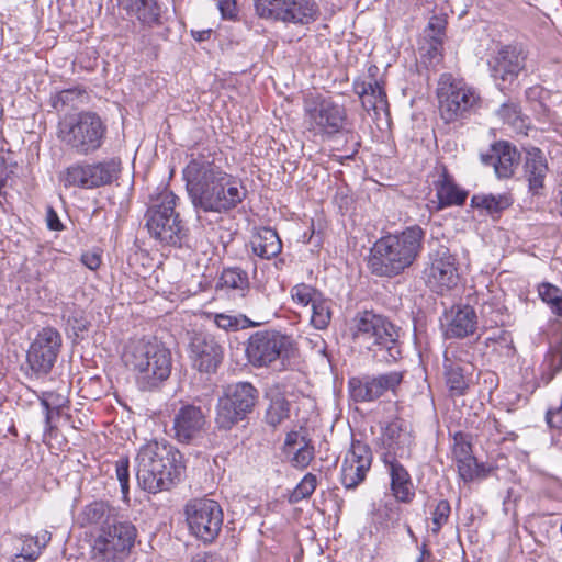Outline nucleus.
Returning a JSON list of instances; mask_svg holds the SVG:
<instances>
[{
  "label": "nucleus",
  "instance_id": "obj_49",
  "mask_svg": "<svg viewBox=\"0 0 562 562\" xmlns=\"http://www.w3.org/2000/svg\"><path fill=\"white\" fill-rule=\"evenodd\" d=\"M456 463L462 460H470V458L474 457L472 454V447L469 441L465 440L462 434H457L454 436V445L452 450Z\"/></svg>",
  "mask_w": 562,
  "mask_h": 562
},
{
  "label": "nucleus",
  "instance_id": "obj_60",
  "mask_svg": "<svg viewBox=\"0 0 562 562\" xmlns=\"http://www.w3.org/2000/svg\"><path fill=\"white\" fill-rule=\"evenodd\" d=\"M440 46H441L440 41L437 38H434V44L431 45V50L429 53L434 52V56L438 55Z\"/></svg>",
  "mask_w": 562,
  "mask_h": 562
},
{
  "label": "nucleus",
  "instance_id": "obj_51",
  "mask_svg": "<svg viewBox=\"0 0 562 562\" xmlns=\"http://www.w3.org/2000/svg\"><path fill=\"white\" fill-rule=\"evenodd\" d=\"M80 261L82 265H85L88 269L94 271L97 270L101 265V252L99 249H93L90 251H86L81 255Z\"/></svg>",
  "mask_w": 562,
  "mask_h": 562
},
{
  "label": "nucleus",
  "instance_id": "obj_32",
  "mask_svg": "<svg viewBox=\"0 0 562 562\" xmlns=\"http://www.w3.org/2000/svg\"><path fill=\"white\" fill-rule=\"evenodd\" d=\"M116 520L114 509L103 501H95L86 505L78 517L81 527L100 525L101 528Z\"/></svg>",
  "mask_w": 562,
  "mask_h": 562
},
{
  "label": "nucleus",
  "instance_id": "obj_19",
  "mask_svg": "<svg viewBox=\"0 0 562 562\" xmlns=\"http://www.w3.org/2000/svg\"><path fill=\"white\" fill-rule=\"evenodd\" d=\"M304 109L311 124L327 134L338 133L347 117L345 108L327 98L306 99Z\"/></svg>",
  "mask_w": 562,
  "mask_h": 562
},
{
  "label": "nucleus",
  "instance_id": "obj_6",
  "mask_svg": "<svg viewBox=\"0 0 562 562\" xmlns=\"http://www.w3.org/2000/svg\"><path fill=\"white\" fill-rule=\"evenodd\" d=\"M106 130L105 123L97 113L82 111L59 123L58 137L74 154L89 156L103 146Z\"/></svg>",
  "mask_w": 562,
  "mask_h": 562
},
{
  "label": "nucleus",
  "instance_id": "obj_22",
  "mask_svg": "<svg viewBox=\"0 0 562 562\" xmlns=\"http://www.w3.org/2000/svg\"><path fill=\"white\" fill-rule=\"evenodd\" d=\"M189 358L198 371L214 373L223 361L224 350L214 336L198 334L190 342Z\"/></svg>",
  "mask_w": 562,
  "mask_h": 562
},
{
  "label": "nucleus",
  "instance_id": "obj_11",
  "mask_svg": "<svg viewBox=\"0 0 562 562\" xmlns=\"http://www.w3.org/2000/svg\"><path fill=\"white\" fill-rule=\"evenodd\" d=\"M120 158L112 157L94 162H78L69 166L60 175L66 188L97 189L114 182L121 172Z\"/></svg>",
  "mask_w": 562,
  "mask_h": 562
},
{
  "label": "nucleus",
  "instance_id": "obj_26",
  "mask_svg": "<svg viewBox=\"0 0 562 562\" xmlns=\"http://www.w3.org/2000/svg\"><path fill=\"white\" fill-rule=\"evenodd\" d=\"M548 173V164L539 148H531L526 153L524 162V177L528 181L529 192L540 195Z\"/></svg>",
  "mask_w": 562,
  "mask_h": 562
},
{
  "label": "nucleus",
  "instance_id": "obj_20",
  "mask_svg": "<svg viewBox=\"0 0 562 562\" xmlns=\"http://www.w3.org/2000/svg\"><path fill=\"white\" fill-rule=\"evenodd\" d=\"M414 437L408 424L401 418L390 422L382 434V461L408 460L412 456Z\"/></svg>",
  "mask_w": 562,
  "mask_h": 562
},
{
  "label": "nucleus",
  "instance_id": "obj_17",
  "mask_svg": "<svg viewBox=\"0 0 562 562\" xmlns=\"http://www.w3.org/2000/svg\"><path fill=\"white\" fill-rule=\"evenodd\" d=\"M402 381V372L390 371L378 375L353 376L349 379L348 387L355 402H373L389 392L395 394Z\"/></svg>",
  "mask_w": 562,
  "mask_h": 562
},
{
  "label": "nucleus",
  "instance_id": "obj_23",
  "mask_svg": "<svg viewBox=\"0 0 562 562\" xmlns=\"http://www.w3.org/2000/svg\"><path fill=\"white\" fill-rule=\"evenodd\" d=\"M481 161L492 166L498 178H510L520 161V153L515 146L505 140L491 145L487 153L481 154Z\"/></svg>",
  "mask_w": 562,
  "mask_h": 562
},
{
  "label": "nucleus",
  "instance_id": "obj_35",
  "mask_svg": "<svg viewBox=\"0 0 562 562\" xmlns=\"http://www.w3.org/2000/svg\"><path fill=\"white\" fill-rule=\"evenodd\" d=\"M88 98L87 91L77 86L69 89H64L50 97L52 106L56 111H64L68 108L72 109L85 102Z\"/></svg>",
  "mask_w": 562,
  "mask_h": 562
},
{
  "label": "nucleus",
  "instance_id": "obj_24",
  "mask_svg": "<svg viewBox=\"0 0 562 562\" xmlns=\"http://www.w3.org/2000/svg\"><path fill=\"white\" fill-rule=\"evenodd\" d=\"M205 423L201 407L183 405L173 417V437L179 442L190 443L204 430Z\"/></svg>",
  "mask_w": 562,
  "mask_h": 562
},
{
  "label": "nucleus",
  "instance_id": "obj_45",
  "mask_svg": "<svg viewBox=\"0 0 562 562\" xmlns=\"http://www.w3.org/2000/svg\"><path fill=\"white\" fill-rule=\"evenodd\" d=\"M291 295L294 301L303 306L312 305L321 296V293L314 288L301 283L291 289Z\"/></svg>",
  "mask_w": 562,
  "mask_h": 562
},
{
  "label": "nucleus",
  "instance_id": "obj_63",
  "mask_svg": "<svg viewBox=\"0 0 562 562\" xmlns=\"http://www.w3.org/2000/svg\"><path fill=\"white\" fill-rule=\"evenodd\" d=\"M429 26H430L431 29H434V27H435V24H434L432 22H430V23H429Z\"/></svg>",
  "mask_w": 562,
  "mask_h": 562
},
{
  "label": "nucleus",
  "instance_id": "obj_40",
  "mask_svg": "<svg viewBox=\"0 0 562 562\" xmlns=\"http://www.w3.org/2000/svg\"><path fill=\"white\" fill-rule=\"evenodd\" d=\"M311 324L316 329L327 328L331 319L330 302L321 295L311 305Z\"/></svg>",
  "mask_w": 562,
  "mask_h": 562
},
{
  "label": "nucleus",
  "instance_id": "obj_42",
  "mask_svg": "<svg viewBox=\"0 0 562 562\" xmlns=\"http://www.w3.org/2000/svg\"><path fill=\"white\" fill-rule=\"evenodd\" d=\"M473 355L461 345L449 346L443 355V364H452L453 367H468L471 366Z\"/></svg>",
  "mask_w": 562,
  "mask_h": 562
},
{
  "label": "nucleus",
  "instance_id": "obj_7",
  "mask_svg": "<svg viewBox=\"0 0 562 562\" xmlns=\"http://www.w3.org/2000/svg\"><path fill=\"white\" fill-rule=\"evenodd\" d=\"M178 196L165 189L155 198L145 213L146 227L149 235L168 246H181L188 229L176 212Z\"/></svg>",
  "mask_w": 562,
  "mask_h": 562
},
{
  "label": "nucleus",
  "instance_id": "obj_53",
  "mask_svg": "<svg viewBox=\"0 0 562 562\" xmlns=\"http://www.w3.org/2000/svg\"><path fill=\"white\" fill-rule=\"evenodd\" d=\"M308 441H311V440L307 439L305 436L300 435L297 431H290L286 434L282 451L284 453V452L292 450L296 447H301L303 445V442H308Z\"/></svg>",
  "mask_w": 562,
  "mask_h": 562
},
{
  "label": "nucleus",
  "instance_id": "obj_44",
  "mask_svg": "<svg viewBox=\"0 0 562 562\" xmlns=\"http://www.w3.org/2000/svg\"><path fill=\"white\" fill-rule=\"evenodd\" d=\"M317 485V479L316 475L312 473H307L304 475V477L301 480V482L296 485L294 491L292 492L290 496L291 503H297L304 498L310 497Z\"/></svg>",
  "mask_w": 562,
  "mask_h": 562
},
{
  "label": "nucleus",
  "instance_id": "obj_48",
  "mask_svg": "<svg viewBox=\"0 0 562 562\" xmlns=\"http://www.w3.org/2000/svg\"><path fill=\"white\" fill-rule=\"evenodd\" d=\"M497 115L504 123L516 125L520 120V106L515 102H505L497 110Z\"/></svg>",
  "mask_w": 562,
  "mask_h": 562
},
{
  "label": "nucleus",
  "instance_id": "obj_47",
  "mask_svg": "<svg viewBox=\"0 0 562 562\" xmlns=\"http://www.w3.org/2000/svg\"><path fill=\"white\" fill-rule=\"evenodd\" d=\"M115 474L117 481L120 482L123 497L124 499H127L130 492V462L126 457H121L119 460H116Z\"/></svg>",
  "mask_w": 562,
  "mask_h": 562
},
{
  "label": "nucleus",
  "instance_id": "obj_31",
  "mask_svg": "<svg viewBox=\"0 0 562 562\" xmlns=\"http://www.w3.org/2000/svg\"><path fill=\"white\" fill-rule=\"evenodd\" d=\"M353 91L367 111L383 108L387 103L385 90L378 80L355 81Z\"/></svg>",
  "mask_w": 562,
  "mask_h": 562
},
{
  "label": "nucleus",
  "instance_id": "obj_52",
  "mask_svg": "<svg viewBox=\"0 0 562 562\" xmlns=\"http://www.w3.org/2000/svg\"><path fill=\"white\" fill-rule=\"evenodd\" d=\"M214 321L217 327L225 330L238 329L240 324L239 318H237L236 316L225 314H216Z\"/></svg>",
  "mask_w": 562,
  "mask_h": 562
},
{
  "label": "nucleus",
  "instance_id": "obj_15",
  "mask_svg": "<svg viewBox=\"0 0 562 562\" xmlns=\"http://www.w3.org/2000/svg\"><path fill=\"white\" fill-rule=\"evenodd\" d=\"M61 348V336L53 327L37 333L26 352V363L36 378L46 376L54 368Z\"/></svg>",
  "mask_w": 562,
  "mask_h": 562
},
{
  "label": "nucleus",
  "instance_id": "obj_16",
  "mask_svg": "<svg viewBox=\"0 0 562 562\" xmlns=\"http://www.w3.org/2000/svg\"><path fill=\"white\" fill-rule=\"evenodd\" d=\"M423 279L426 285L434 292L454 288L459 280L456 259L446 246H438L428 255V260L423 270Z\"/></svg>",
  "mask_w": 562,
  "mask_h": 562
},
{
  "label": "nucleus",
  "instance_id": "obj_58",
  "mask_svg": "<svg viewBox=\"0 0 562 562\" xmlns=\"http://www.w3.org/2000/svg\"><path fill=\"white\" fill-rule=\"evenodd\" d=\"M40 557V551L35 550L32 553H27L26 555L21 553H15L11 559V562H34Z\"/></svg>",
  "mask_w": 562,
  "mask_h": 562
},
{
  "label": "nucleus",
  "instance_id": "obj_27",
  "mask_svg": "<svg viewBox=\"0 0 562 562\" xmlns=\"http://www.w3.org/2000/svg\"><path fill=\"white\" fill-rule=\"evenodd\" d=\"M390 476L393 496L402 503H409L415 496L414 485L407 469L401 461H382Z\"/></svg>",
  "mask_w": 562,
  "mask_h": 562
},
{
  "label": "nucleus",
  "instance_id": "obj_36",
  "mask_svg": "<svg viewBox=\"0 0 562 562\" xmlns=\"http://www.w3.org/2000/svg\"><path fill=\"white\" fill-rule=\"evenodd\" d=\"M66 322V330L74 339H83L91 327L83 311L77 308H68L64 314Z\"/></svg>",
  "mask_w": 562,
  "mask_h": 562
},
{
  "label": "nucleus",
  "instance_id": "obj_33",
  "mask_svg": "<svg viewBox=\"0 0 562 562\" xmlns=\"http://www.w3.org/2000/svg\"><path fill=\"white\" fill-rule=\"evenodd\" d=\"M513 203L514 199L510 193L474 194L471 199L473 207L485 211L493 218L499 217Z\"/></svg>",
  "mask_w": 562,
  "mask_h": 562
},
{
  "label": "nucleus",
  "instance_id": "obj_30",
  "mask_svg": "<svg viewBox=\"0 0 562 562\" xmlns=\"http://www.w3.org/2000/svg\"><path fill=\"white\" fill-rule=\"evenodd\" d=\"M252 252L262 258L271 259L282 250V241L278 233L270 227L260 228L250 240Z\"/></svg>",
  "mask_w": 562,
  "mask_h": 562
},
{
  "label": "nucleus",
  "instance_id": "obj_55",
  "mask_svg": "<svg viewBox=\"0 0 562 562\" xmlns=\"http://www.w3.org/2000/svg\"><path fill=\"white\" fill-rule=\"evenodd\" d=\"M46 224L50 231H63L64 225L59 220L58 214L52 206H47L46 210Z\"/></svg>",
  "mask_w": 562,
  "mask_h": 562
},
{
  "label": "nucleus",
  "instance_id": "obj_25",
  "mask_svg": "<svg viewBox=\"0 0 562 562\" xmlns=\"http://www.w3.org/2000/svg\"><path fill=\"white\" fill-rule=\"evenodd\" d=\"M441 324L447 338H464L474 334L477 315L470 305H453L445 312Z\"/></svg>",
  "mask_w": 562,
  "mask_h": 562
},
{
  "label": "nucleus",
  "instance_id": "obj_2",
  "mask_svg": "<svg viewBox=\"0 0 562 562\" xmlns=\"http://www.w3.org/2000/svg\"><path fill=\"white\" fill-rule=\"evenodd\" d=\"M425 232L413 225L379 238L370 249L368 269L376 277L394 278L409 268L423 249Z\"/></svg>",
  "mask_w": 562,
  "mask_h": 562
},
{
  "label": "nucleus",
  "instance_id": "obj_10",
  "mask_svg": "<svg viewBox=\"0 0 562 562\" xmlns=\"http://www.w3.org/2000/svg\"><path fill=\"white\" fill-rule=\"evenodd\" d=\"M136 528L130 521L116 520L100 528L92 544L94 562H123L134 546Z\"/></svg>",
  "mask_w": 562,
  "mask_h": 562
},
{
  "label": "nucleus",
  "instance_id": "obj_1",
  "mask_svg": "<svg viewBox=\"0 0 562 562\" xmlns=\"http://www.w3.org/2000/svg\"><path fill=\"white\" fill-rule=\"evenodd\" d=\"M183 179L193 206L205 213H228L248 194L243 182L217 165L209 150L190 155Z\"/></svg>",
  "mask_w": 562,
  "mask_h": 562
},
{
  "label": "nucleus",
  "instance_id": "obj_4",
  "mask_svg": "<svg viewBox=\"0 0 562 562\" xmlns=\"http://www.w3.org/2000/svg\"><path fill=\"white\" fill-rule=\"evenodd\" d=\"M125 366L134 372L142 391L158 389L168 380L172 369V355L157 339H139L126 346L123 353Z\"/></svg>",
  "mask_w": 562,
  "mask_h": 562
},
{
  "label": "nucleus",
  "instance_id": "obj_8",
  "mask_svg": "<svg viewBox=\"0 0 562 562\" xmlns=\"http://www.w3.org/2000/svg\"><path fill=\"white\" fill-rule=\"evenodd\" d=\"M439 112L446 123L462 121L475 113L482 103L477 91L451 74L440 76L437 88Z\"/></svg>",
  "mask_w": 562,
  "mask_h": 562
},
{
  "label": "nucleus",
  "instance_id": "obj_57",
  "mask_svg": "<svg viewBox=\"0 0 562 562\" xmlns=\"http://www.w3.org/2000/svg\"><path fill=\"white\" fill-rule=\"evenodd\" d=\"M20 540L22 541V547L19 553L26 555L27 553H32L35 551L33 537L23 536L20 538Z\"/></svg>",
  "mask_w": 562,
  "mask_h": 562
},
{
  "label": "nucleus",
  "instance_id": "obj_37",
  "mask_svg": "<svg viewBox=\"0 0 562 562\" xmlns=\"http://www.w3.org/2000/svg\"><path fill=\"white\" fill-rule=\"evenodd\" d=\"M443 373L446 383L451 395L461 396L469 389V379L467 378V369L464 367H453L452 364H443Z\"/></svg>",
  "mask_w": 562,
  "mask_h": 562
},
{
  "label": "nucleus",
  "instance_id": "obj_5",
  "mask_svg": "<svg viewBox=\"0 0 562 562\" xmlns=\"http://www.w3.org/2000/svg\"><path fill=\"white\" fill-rule=\"evenodd\" d=\"M353 339L364 346L379 362H393L401 357L400 328L387 317L372 311L353 318Z\"/></svg>",
  "mask_w": 562,
  "mask_h": 562
},
{
  "label": "nucleus",
  "instance_id": "obj_9",
  "mask_svg": "<svg viewBox=\"0 0 562 562\" xmlns=\"http://www.w3.org/2000/svg\"><path fill=\"white\" fill-rule=\"evenodd\" d=\"M259 398V391L249 382H237L225 387L216 405L215 424L229 430L247 418Z\"/></svg>",
  "mask_w": 562,
  "mask_h": 562
},
{
  "label": "nucleus",
  "instance_id": "obj_38",
  "mask_svg": "<svg viewBox=\"0 0 562 562\" xmlns=\"http://www.w3.org/2000/svg\"><path fill=\"white\" fill-rule=\"evenodd\" d=\"M290 417V403L282 396H277L271 400L267 411L265 420L272 427L277 428L284 420Z\"/></svg>",
  "mask_w": 562,
  "mask_h": 562
},
{
  "label": "nucleus",
  "instance_id": "obj_29",
  "mask_svg": "<svg viewBox=\"0 0 562 562\" xmlns=\"http://www.w3.org/2000/svg\"><path fill=\"white\" fill-rule=\"evenodd\" d=\"M435 189L439 209L462 205L468 196V192L454 182L453 177L449 175L446 167L441 168L439 178L435 181Z\"/></svg>",
  "mask_w": 562,
  "mask_h": 562
},
{
  "label": "nucleus",
  "instance_id": "obj_41",
  "mask_svg": "<svg viewBox=\"0 0 562 562\" xmlns=\"http://www.w3.org/2000/svg\"><path fill=\"white\" fill-rule=\"evenodd\" d=\"M288 462L297 469H305L314 458V447L308 442H303L301 447H296L283 453Z\"/></svg>",
  "mask_w": 562,
  "mask_h": 562
},
{
  "label": "nucleus",
  "instance_id": "obj_13",
  "mask_svg": "<svg viewBox=\"0 0 562 562\" xmlns=\"http://www.w3.org/2000/svg\"><path fill=\"white\" fill-rule=\"evenodd\" d=\"M291 349L289 336L277 330H259L248 338L245 352L251 366L265 368L279 359H288Z\"/></svg>",
  "mask_w": 562,
  "mask_h": 562
},
{
  "label": "nucleus",
  "instance_id": "obj_39",
  "mask_svg": "<svg viewBox=\"0 0 562 562\" xmlns=\"http://www.w3.org/2000/svg\"><path fill=\"white\" fill-rule=\"evenodd\" d=\"M538 295L554 315L562 317V289L549 282H542L538 285Z\"/></svg>",
  "mask_w": 562,
  "mask_h": 562
},
{
  "label": "nucleus",
  "instance_id": "obj_21",
  "mask_svg": "<svg viewBox=\"0 0 562 562\" xmlns=\"http://www.w3.org/2000/svg\"><path fill=\"white\" fill-rule=\"evenodd\" d=\"M373 460L371 448L360 441L352 440L341 463L340 481L347 490H353L361 484L369 472Z\"/></svg>",
  "mask_w": 562,
  "mask_h": 562
},
{
  "label": "nucleus",
  "instance_id": "obj_34",
  "mask_svg": "<svg viewBox=\"0 0 562 562\" xmlns=\"http://www.w3.org/2000/svg\"><path fill=\"white\" fill-rule=\"evenodd\" d=\"M218 285L236 291L239 296L244 297L250 288L248 273L237 267L226 268L222 271Z\"/></svg>",
  "mask_w": 562,
  "mask_h": 562
},
{
  "label": "nucleus",
  "instance_id": "obj_56",
  "mask_svg": "<svg viewBox=\"0 0 562 562\" xmlns=\"http://www.w3.org/2000/svg\"><path fill=\"white\" fill-rule=\"evenodd\" d=\"M52 539V533L47 530L40 531L35 537H33L34 540V547L35 550L40 551V554L42 553V550L47 546V543Z\"/></svg>",
  "mask_w": 562,
  "mask_h": 562
},
{
  "label": "nucleus",
  "instance_id": "obj_18",
  "mask_svg": "<svg viewBox=\"0 0 562 562\" xmlns=\"http://www.w3.org/2000/svg\"><path fill=\"white\" fill-rule=\"evenodd\" d=\"M527 54L517 45L498 49L490 61L491 74L501 90L509 88L525 69Z\"/></svg>",
  "mask_w": 562,
  "mask_h": 562
},
{
  "label": "nucleus",
  "instance_id": "obj_54",
  "mask_svg": "<svg viewBox=\"0 0 562 562\" xmlns=\"http://www.w3.org/2000/svg\"><path fill=\"white\" fill-rule=\"evenodd\" d=\"M217 7L224 19H234L236 16L235 0H218Z\"/></svg>",
  "mask_w": 562,
  "mask_h": 562
},
{
  "label": "nucleus",
  "instance_id": "obj_12",
  "mask_svg": "<svg viewBox=\"0 0 562 562\" xmlns=\"http://www.w3.org/2000/svg\"><path fill=\"white\" fill-rule=\"evenodd\" d=\"M184 515L191 535L204 543H212L218 537L223 525V510L216 501L191 499L184 506Z\"/></svg>",
  "mask_w": 562,
  "mask_h": 562
},
{
  "label": "nucleus",
  "instance_id": "obj_43",
  "mask_svg": "<svg viewBox=\"0 0 562 562\" xmlns=\"http://www.w3.org/2000/svg\"><path fill=\"white\" fill-rule=\"evenodd\" d=\"M459 476L464 482H471L475 479L484 477L486 475L484 467L480 465L475 457L470 460H462L457 462Z\"/></svg>",
  "mask_w": 562,
  "mask_h": 562
},
{
  "label": "nucleus",
  "instance_id": "obj_50",
  "mask_svg": "<svg viewBox=\"0 0 562 562\" xmlns=\"http://www.w3.org/2000/svg\"><path fill=\"white\" fill-rule=\"evenodd\" d=\"M525 94L528 101L537 102L541 111H547V106L544 105L543 100L548 95V92L543 87L540 85L532 86L526 90Z\"/></svg>",
  "mask_w": 562,
  "mask_h": 562
},
{
  "label": "nucleus",
  "instance_id": "obj_59",
  "mask_svg": "<svg viewBox=\"0 0 562 562\" xmlns=\"http://www.w3.org/2000/svg\"><path fill=\"white\" fill-rule=\"evenodd\" d=\"M430 557H431L430 550L427 549L426 543H423V546L420 548V555L416 562H425V559H429Z\"/></svg>",
  "mask_w": 562,
  "mask_h": 562
},
{
  "label": "nucleus",
  "instance_id": "obj_14",
  "mask_svg": "<svg viewBox=\"0 0 562 562\" xmlns=\"http://www.w3.org/2000/svg\"><path fill=\"white\" fill-rule=\"evenodd\" d=\"M256 13L263 19L305 25L316 20L318 8L312 0H254Z\"/></svg>",
  "mask_w": 562,
  "mask_h": 562
},
{
  "label": "nucleus",
  "instance_id": "obj_62",
  "mask_svg": "<svg viewBox=\"0 0 562 562\" xmlns=\"http://www.w3.org/2000/svg\"><path fill=\"white\" fill-rule=\"evenodd\" d=\"M210 33H211V30L200 32L199 36L196 37V40L203 41L205 38V35H209Z\"/></svg>",
  "mask_w": 562,
  "mask_h": 562
},
{
  "label": "nucleus",
  "instance_id": "obj_3",
  "mask_svg": "<svg viewBox=\"0 0 562 562\" xmlns=\"http://www.w3.org/2000/svg\"><path fill=\"white\" fill-rule=\"evenodd\" d=\"M181 453L170 445L149 441L136 456V479L148 493L170 491L184 470Z\"/></svg>",
  "mask_w": 562,
  "mask_h": 562
},
{
  "label": "nucleus",
  "instance_id": "obj_28",
  "mask_svg": "<svg viewBox=\"0 0 562 562\" xmlns=\"http://www.w3.org/2000/svg\"><path fill=\"white\" fill-rule=\"evenodd\" d=\"M117 7L142 24L151 26L160 23L161 9L158 0H116Z\"/></svg>",
  "mask_w": 562,
  "mask_h": 562
},
{
  "label": "nucleus",
  "instance_id": "obj_46",
  "mask_svg": "<svg viewBox=\"0 0 562 562\" xmlns=\"http://www.w3.org/2000/svg\"><path fill=\"white\" fill-rule=\"evenodd\" d=\"M450 513H451V507H450L449 502L447 499L439 501L432 512V518H431L432 525H434L431 531L434 535L439 533L442 526L447 524Z\"/></svg>",
  "mask_w": 562,
  "mask_h": 562
},
{
  "label": "nucleus",
  "instance_id": "obj_61",
  "mask_svg": "<svg viewBox=\"0 0 562 562\" xmlns=\"http://www.w3.org/2000/svg\"><path fill=\"white\" fill-rule=\"evenodd\" d=\"M192 562H209V557L205 553L198 554L193 558Z\"/></svg>",
  "mask_w": 562,
  "mask_h": 562
}]
</instances>
